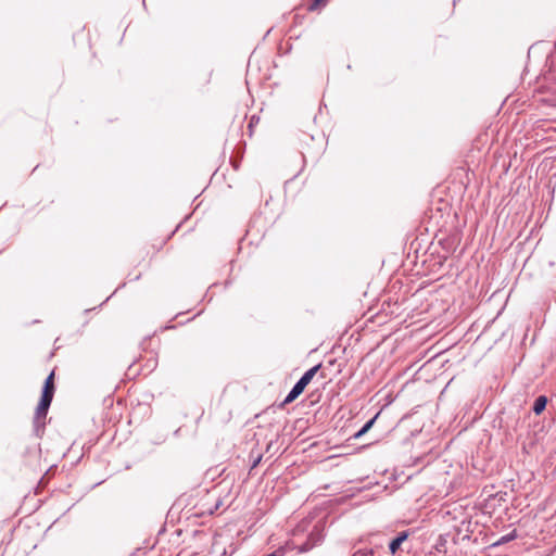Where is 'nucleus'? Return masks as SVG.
Returning a JSON list of instances; mask_svg holds the SVG:
<instances>
[{
	"instance_id": "f257e3e1",
	"label": "nucleus",
	"mask_w": 556,
	"mask_h": 556,
	"mask_svg": "<svg viewBox=\"0 0 556 556\" xmlns=\"http://www.w3.org/2000/svg\"><path fill=\"white\" fill-rule=\"evenodd\" d=\"M54 370L47 377L42 395L36 409L37 418H45L54 395Z\"/></svg>"
},
{
	"instance_id": "f03ea898",
	"label": "nucleus",
	"mask_w": 556,
	"mask_h": 556,
	"mask_svg": "<svg viewBox=\"0 0 556 556\" xmlns=\"http://www.w3.org/2000/svg\"><path fill=\"white\" fill-rule=\"evenodd\" d=\"M320 364L312 367L308 369L301 379L295 383L293 389L290 391V393L287 395V397L283 401V405L292 403L307 387V384L312 381V379L315 377L317 371L320 368Z\"/></svg>"
},
{
	"instance_id": "7ed1b4c3",
	"label": "nucleus",
	"mask_w": 556,
	"mask_h": 556,
	"mask_svg": "<svg viewBox=\"0 0 556 556\" xmlns=\"http://www.w3.org/2000/svg\"><path fill=\"white\" fill-rule=\"evenodd\" d=\"M407 539L406 532H401L397 538L391 541L389 548L392 554H395L400 548L401 544Z\"/></svg>"
},
{
	"instance_id": "20e7f679",
	"label": "nucleus",
	"mask_w": 556,
	"mask_h": 556,
	"mask_svg": "<svg viewBox=\"0 0 556 556\" xmlns=\"http://www.w3.org/2000/svg\"><path fill=\"white\" fill-rule=\"evenodd\" d=\"M546 404H547V397L545 395H540L534 401L533 412L536 415L542 414L544 412L545 407H546Z\"/></svg>"
},
{
	"instance_id": "39448f33",
	"label": "nucleus",
	"mask_w": 556,
	"mask_h": 556,
	"mask_svg": "<svg viewBox=\"0 0 556 556\" xmlns=\"http://www.w3.org/2000/svg\"><path fill=\"white\" fill-rule=\"evenodd\" d=\"M377 417H378V415H376L374 418H371L369 421H367V422L363 426V428H362L358 432H356V433L354 434V438H355V439H358V438H361L362 435H364L367 431H369V429H370V428L372 427V425L375 424V420H376V418H377Z\"/></svg>"
},
{
	"instance_id": "423d86ee",
	"label": "nucleus",
	"mask_w": 556,
	"mask_h": 556,
	"mask_svg": "<svg viewBox=\"0 0 556 556\" xmlns=\"http://www.w3.org/2000/svg\"><path fill=\"white\" fill-rule=\"evenodd\" d=\"M377 417H378V415H376L374 418H371L369 421H367V422L363 426V428H362L358 432H356V433L354 434V438H355V439H358V438H361L362 435H364L367 431H369V429H370V428L372 427V425L375 424V420H376V418H377Z\"/></svg>"
},
{
	"instance_id": "0eeeda50",
	"label": "nucleus",
	"mask_w": 556,
	"mask_h": 556,
	"mask_svg": "<svg viewBox=\"0 0 556 556\" xmlns=\"http://www.w3.org/2000/svg\"><path fill=\"white\" fill-rule=\"evenodd\" d=\"M377 417H378V415H376L374 418H371L369 421H367V422L363 426V428H362L358 432H356V433L354 434V438H355V439H358V438H361L362 435H364L367 431H369V429H370V428L372 427V425L375 424V420H376V418H377Z\"/></svg>"
},
{
	"instance_id": "6e6552de",
	"label": "nucleus",
	"mask_w": 556,
	"mask_h": 556,
	"mask_svg": "<svg viewBox=\"0 0 556 556\" xmlns=\"http://www.w3.org/2000/svg\"><path fill=\"white\" fill-rule=\"evenodd\" d=\"M377 417H378V415H376L374 418H371L369 421H367V422L363 426V428H362L358 432H356V433L354 434V438H355V439H358V438H361L362 435H364L367 431H369V429H370V428L372 427V425L375 424V420H376V418H377Z\"/></svg>"
},
{
	"instance_id": "1a4fd4ad",
	"label": "nucleus",
	"mask_w": 556,
	"mask_h": 556,
	"mask_svg": "<svg viewBox=\"0 0 556 556\" xmlns=\"http://www.w3.org/2000/svg\"><path fill=\"white\" fill-rule=\"evenodd\" d=\"M327 0H313L312 3L308 7L309 11H315L319 9L320 7L325 5Z\"/></svg>"
},
{
	"instance_id": "9d476101",
	"label": "nucleus",
	"mask_w": 556,
	"mask_h": 556,
	"mask_svg": "<svg viewBox=\"0 0 556 556\" xmlns=\"http://www.w3.org/2000/svg\"><path fill=\"white\" fill-rule=\"evenodd\" d=\"M353 556H374L371 551L361 549L354 553Z\"/></svg>"
},
{
	"instance_id": "9b49d317",
	"label": "nucleus",
	"mask_w": 556,
	"mask_h": 556,
	"mask_svg": "<svg viewBox=\"0 0 556 556\" xmlns=\"http://www.w3.org/2000/svg\"><path fill=\"white\" fill-rule=\"evenodd\" d=\"M80 37H88V34L85 31V28H81L78 33Z\"/></svg>"
},
{
	"instance_id": "f8f14e48",
	"label": "nucleus",
	"mask_w": 556,
	"mask_h": 556,
	"mask_svg": "<svg viewBox=\"0 0 556 556\" xmlns=\"http://www.w3.org/2000/svg\"><path fill=\"white\" fill-rule=\"evenodd\" d=\"M508 541V538H502V542Z\"/></svg>"
}]
</instances>
